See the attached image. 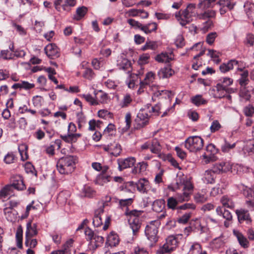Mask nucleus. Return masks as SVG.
Segmentation results:
<instances>
[{
  "mask_svg": "<svg viewBox=\"0 0 254 254\" xmlns=\"http://www.w3.org/2000/svg\"><path fill=\"white\" fill-rule=\"evenodd\" d=\"M181 188H183V192L177 194L178 200L173 197L168 198L167 205L169 208L175 209L179 202H182L189 200L193 190L192 184L190 182H186L183 183L177 182L176 186H175L172 190L175 191Z\"/></svg>",
  "mask_w": 254,
  "mask_h": 254,
  "instance_id": "obj_1",
  "label": "nucleus"
},
{
  "mask_svg": "<svg viewBox=\"0 0 254 254\" xmlns=\"http://www.w3.org/2000/svg\"><path fill=\"white\" fill-rule=\"evenodd\" d=\"M76 158L74 156H66L59 159L57 164V168L61 174L67 175L74 170Z\"/></svg>",
  "mask_w": 254,
  "mask_h": 254,
  "instance_id": "obj_2",
  "label": "nucleus"
},
{
  "mask_svg": "<svg viewBox=\"0 0 254 254\" xmlns=\"http://www.w3.org/2000/svg\"><path fill=\"white\" fill-rule=\"evenodd\" d=\"M195 9V5L189 4L186 8L184 10H180L175 13V17L179 22L180 25L185 26L192 21V14Z\"/></svg>",
  "mask_w": 254,
  "mask_h": 254,
  "instance_id": "obj_3",
  "label": "nucleus"
},
{
  "mask_svg": "<svg viewBox=\"0 0 254 254\" xmlns=\"http://www.w3.org/2000/svg\"><path fill=\"white\" fill-rule=\"evenodd\" d=\"M178 240L177 236L171 235L166 239V243L157 251V254L171 253L178 247Z\"/></svg>",
  "mask_w": 254,
  "mask_h": 254,
  "instance_id": "obj_4",
  "label": "nucleus"
},
{
  "mask_svg": "<svg viewBox=\"0 0 254 254\" xmlns=\"http://www.w3.org/2000/svg\"><path fill=\"white\" fill-rule=\"evenodd\" d=\"M160 225V222L158 220L151 221L148 224L145 230V235L151 243V245L156 243L158 240V227Z\"/></svg>",
  "mask_w": 254,
  "mask_h": 254,
  "instance_id": "obj_5",
  "label": "nucleus"
},
{
  "mask_svg": "<svg viewBox=\"0 0 254 254\" xmlns=\"http://www.w3.org/2000/svg\"><path fill=\"white\" fill-rule=\"evenodd\" d=\"M203 140L198 136H190L185 142V147L190 152L199 151L203 148Z\"/></svg>",
  "mask_w": 254,
  "mask_h": 254,
  "instance_id": "obj_6",
  "label": "nucleus"
},
{
  "mask_svg": "<svg viewBox=\"0 0 254 254\" xmlns=\"http://www.w3.org/2000/svg\"><path fill=\"white\" fill-rule=\"evenodd\" d=\"M150 105L147 104L137 113L135 122L137 124L138 128L143 127L148 124L149 116L148 112H150Z\"/></svg>",
  "mask_w": 254,
  "mask_h": 254,
  "instance_id": "obj_7",
  "label": "nucleus"
},
{
  "mask_svg": "<svg viewBox=\"0 0 254 254\" xmlns=\"http://www.w3.org/2000/svg\"><path fill=\"white\" fill-rule=\"evenodd\" d=\"M128 23L134 28H139L143 31L145 34H148L152 32H155L157 29V24L155 22H152L143 25L138 21L133 19L127 20Z\"/></svg>",
  "mask_w": 254,
  "mask_h": 254,
  "instance_id": "obj_8",
  "label": "nucleus"
},
{
  "mask_svg": "<svg viewBox=\"0 0 254 254\" xmlns=\"http://www.w3.org/2000/svg\"><path fill=\"white\" fill-rule=\"evenodd\" d=\"M142 211L133 210L130 211L128 214L130 217L128 222L130 227L134 234L137 232L141 227V221L139 216L141 214Z\"/></svg>",
  "mask_w": 254,
  "mask_h": 254,
  "instance_id": "obj_9",
  "label": "nucleus"
},
{
  "mask_svg": "<svg viewBox=\"0 0 254 254\" xmlns=\"http://www.w3.org/2000/svg\"><path fill=\"white\" fill-rule=\"evenodd\" d=\"M217 153V149L212 144H208L206 148V152L202 155V160L205 164H208L217 159L215 154Z\"/></svg>",
  "mask_w": 254,
  "mask_h": 254,
  "instance_id": "obj_10",
  "label": "nucleus"
},
{
  "mask_svg": "<svg viewBox=\"0 0 254 254\" xmlns=\"http://www.w3.org/2000/svg\"><path fill=\"white\" fill-rule=\"evenodd\" d=\"M202 46V43L198 42L188 49L187 51L188 52H191L192 55L193 56V59H195L204 54L205 49L203 48Z\"/></svg>",
  "mask_w": 254,
  "mask_h": 254,
  "instance_id": "obj_11",
  "label": "nucleus"
},
{
  "mask_svg": "<svg viewBox=\"0 0 254 254\" xmlns=\"http://www.w3.org/2000/svg\"><path fill=\"white\" fill-rule=\"evenodd\" d=\"M249 72L245 70L241 74V77L238 80V82L241 85L240 94L246 95V86L248 84L250 80L248 78Z\"/></svg>",
  "mask_w": 254,
  "mask_h": 254,
  "instance_id": "obj_12",
  "label": "nucleus"
},
{
  "mask_svg": "<svg viewBox=\"0 0 254 254\" xmlns=\"http://www.w3.org/2000/svg\"><path fill=\"white\" fill-rule=\"evenodd\" d=\"M136 159L133 157H130L125 159H119L118 160L119 169L122 171L127 168L132 167L135 163Z\"/></svg>",
  "mask_w": 254,
  "mask_h": 254,
  "instance_id": "obj_13",
  "label": "nucleus"
},
{
  "mask_svg": "<svg viewBox=\"0 0 254 254\" xmlns=\"http://www.w3.org/2000/svg\"><path fill=\"white\" fill-rule=\"evenodd\" d=\"M158 63H170L174 61V55L172 51L162 52L155 58Z\"/></svg>",
  "mask_w": 254,
  "mask_h": 254,
  "instance_id": "obj_14",
  "label": "nucleus"
},
{
  "mask_svg": "<svg viewBox=\"0 0 254 254\" xmlns=\"http://www.w3.org/2000/svg\"><path fill=\"white\" fill-rule=\"evenodd\" d=\"M135 185L137 190L142 193H147L151 189L149 182L144 178L139 180L135 183Z\"/></svg>",
  "mask_w": 254,
  "mask_h": 254,
  "instance_id": "obj_15",
  "label": "nucleus"
},
{
  "mask_svg": "<svg viewBox=\"0 0 254 254\" xmlns=\"http://www.w3.org/2000/svg\"><path fill=\"white\" fill-rule=\"evenodd\" d=\"M44 50L46 54L50 59H54L59 56V49L55 44L48 45Z\"/></svg>",
  "mask_w": 254,
  "mask_h": 254,
  "instance_id": "obj_16",
  "label": "nucleus"
},
{
  "mask_svg": "<svg viewBox=\"0 0 254 254\" xmlns=\"http://www.w3.org/2000/svg\"><path fill=\"white\" fill-rule=\"evenodd\" d=\"M205 223L206 220L205 218H195L191 221V225L196 230L199 231L201 234L205 232L206 227V225L204 224Z\"/></svg>",
  "mask_w": 254,
  "mask_h": 254,
  "instance_id": "obj_17",
  "label": "nucleus"
},
{
  "mask_svg": "<svg viewBox=\"0 0 254 254\" xmlns=\"http://www.w3.org/2000/svg\"><path fill=\"white\" fill-rule=\"evenodd\" d=\"M211 92L213 96L215 98H222L227 95L226 88L218 83L213 87Z\"/></svg>",
  "mask_w": 254,
  "mask_h": 254,
  "instance_id": "obj_18",
  "label": "nucleus"
},
{
  "mask_svg": "<svg viewBox=\"0 0 254 254\" xmlns=\"http://www.w3.org/2000/svg\"><path fill=\"white\" fill-rule=\"evenodd\" d=\"M231 169V165L228 162H221L214 165L213 170L216 174L227 172Z\"/></svg>",
  "mask_w": 254,
  "mask_h": 254,
  "instance_id": "obj_19",
  "label": "nucleus"
},
{
  "mask_svg": "<svg viewBox=\"0 0 254 254\" xmlns=\"http://www.w3.org/2000/svg\"><path fill=\"white\" fill-rule=\"evenodd\" d=\"M174 73L175 71L171 67L170 64H167L158 71V76L159 78H168L172 76Z\"/></svg>",
  "mask_w": 254,
  "mask_h": 254,
  "instance_id": "obj_20",
  "label": "nucleus"
},
{
  "mask_svg": "<svg viewBox=\"0 0 254 254\" xmlns=\"http://www.w3.org/2000/svg\"><path fill=\"white\" fill-rule=\"evenodd\" d=\"M236 213L239 222L243 223L244 221H246L247 224L251 223V219L247 210L241 209L237 210Z\"/></svg>",
  "mask_w": 254,
  "mask_h": 254,
  "instance_id": "obj_21",
  "label": "nucleus"
},
{
  "mask_svg": "<svg viewBox=\"0 0 254 254\" xmlns=\"http://www.w3.org/2000/svg\"><path fill=\"white\" fill-rule=\"evenodd\" d=\"M110 174L101 173L98 175L95 181V183L100 186H104L111 180Z\"/></svg>",
  "mask_w": 254,
  "mask_h": 254,
  "instance_id": "obj_22",
  "label": "nucleus"
},
{
  "mask_svg": "<svg viewBox=\"0 0 254 254\" xmlns=\"http://www.w3.org/2000/svg\"><path fill=\"white\" fill-rule=\"evenodd\" d=\"M103 208H99L95 211L94 216L93 218V224L95 227H98L102 224L101 214H103Z\"/></svg>",
  "mask_w": 254,
  "mask_h": 254,
  "instance_id": "obj_23",
  "label": "nucleus"
},
{
  "mask_svg": "<svg viewBox=\"0 0 254 254\" xmlns=\"http://www.w3.org/2000/svg\"><path fill=\"white\" fill-rule=\"evenodd\" d=\"M37 224H32L31 222H28L26 224V231L25 235L27 237H34L37 235Z\"/></svg>",
  "mask_w": 254,
  "mask_h": 254,
  "instance_id": "obj_24",
  "label": "nucleus"
},
{
  "mask_svg": "<svg viewBox=\"0 0 254 254\" xmlns=\"http://www.w3.org/2000/svg\"><path fill=\"white\" fill-rule=\"evenodd\" d=\"M208 195L207 194L206 190H202L200 191L195 193L194 199L197 203H203L207 200Z\"/></svg>",
  "mask_w": 254,
  "mask_h": 254,
  "instance_id": "obj_25",
  "label": "nucleus"
},
{
  "mask_svg": "<svg viewBox=\"0 0 254 254\" xmlns=\"http://www.w3.org/2000/svg\"><path fill=\"white\" fill-rule=\"evenodd\" d=\"M216 174L212 170L206 171L204 174L203 181L207 184H213L215 182Z\"/></svg>",
  "mask_w": 254,
  "mask_h": 254,
  "instance_id": "obj_26",
  "label": "nucleus"
},
{
  "mask_svg": "<svg viewBox=\"0 0 254 254\" xmlns=\"http://www.w3.org/2000/svg\"><path fill=\"white\" fill-rule=\"evenodd\" d=\"M165 207V201L163 199L155 200L152 204V209L157 212H162Z\"/></svg>",
  "mask_w": 254,
  "mask_h": 254,
  "instance_id": "obj_27",
  "label": "nucleus"
},
{
  "mask_svg": "<svg viewBox=\"0 0 254 254\" xmlns=\"http://www.w3.org/2000/svg\"><path fill=\"white\" fill-rule=\"evenodd\" d=\"M216 15V12L213 10H208L205 11L204 12L200 13L197 15V18L201 20H208L210 19V18L215 17Z\"/></svg>",
  "mask_w": 254,
  "mask_h": 254,
  "instance_id": "obj_28",
  "label": "nucleus"
},
{
  "mask_svg": "<svg viewBox=\"0 0 254 254\" xmlns=\"http://www.w3.org/2000/svg\"><path fill=\"white\" fill-rule=\"evenodd\" d=\"M81 136L80 133H67L65 135H61V138L66 142H75Z\"/></svg>",
  "mask_w": 254,
  "mask_h": 254,
  "instance_id": "obj_29",
  "label": "nucleus"
},
{
  "mask_svg": "<svg viewBox=\"0 0 254 254\" xmlns=\"http://www.w3.org/2000/svg\"><path fill=\"white\" fill-rule=\"evenodd\" d=\"M150 150L151 152L158 154L161 152L162 147L159 141L157 139L154 138L152 139L150 141Z\"/></svg>",
  "mask_w": 254,
  "mask_h": 254,
  "instance_id": "obj_30",
  "label": "nucleus"
},
{
  "mask_svg": "<svg viewBox=\"0 0 254 254\" xmlns=\"http://www.w3.org/2000/svg\"><path fill=\"white\" fill-rule=\"evenodd\" d=\"M94 94L95 95L96 100H97L98 103L100 102L101 103H104L107 102L108 100L107 94L101 90L98 91H94Z\"/></svg>",
  "mask_w": 254,
  "mask_h": 254,
  "instance_id": "obj_31",
  "label": "nucleus"
},
{
  "mask_svg": "<svg viewBox=\"0 0 254 254\" xmlns=\"http://www.w3.org/2000/svg\"><path fill=\"white\" fill-rule=\"evenodd\" d=\"M3 213L5 215V218L7 221L12 222L15 221L16 216L13 212V209L9 207H6L3 209Z\"/></svg>",
  "mask_w": 254,
  "mask_h": 254,
  "instance_id": "obj_32",
  "label": "nucleus"
},
{
  "mask_svg": "<svg viewBox=\"0 0 254 254\" xmlns=\"http://www.w3.org/2000/svg\"><path fill=\"white\" fill-rule=\"evenodd\" d=\"M107 243L111 247H115L119 243L118 236L115 234L111 233L107 238Z\"/></svg>",
  "mask_w": 254,
  "mask_h": 254,
  "instance_id": "obj_33",
  "label": "nucleus"
},
{
  "mask_svg": "<svg viewBox=\"0 0 254 254\" xmlns=\"http://www.w3.org/2000/svg\"><path fill=\"white\" fill-rule=\"evenodd\" d=\"M216 211L218 215H222L223 218L227 220H230L232 218L231 213L225 209L223 210L222 208L218 207L216 208Z\"/></svg>",
  "mask_w": 254,
  "mask_h": 254,
  "instance_id": "obj_34",
  "label": "nucleus"
},
{
  "mask_svg": "<svg viewBox=\"0 0 254 254\" xmlns=\"http://www.w3.org/2000/svg\"><path fill=\"white\" fill-rule=\"evenodd\" d=\"M121 150V146L119 144L116 142L111 144V148L110 149L111 154L117 157L120 154Z\"/></svg>",
  "mask_w": 254,
  "mask_h": 254,
  "instance_id": "obj_35",
  "label": "nucleus"
},
{
  "mask_svg": "<svg viewBox=\"0 0 254 254\" xmlns=\"http://www.w3.org/2000/svg\"><path fill=\"white\" fill-rule=\"evenodd\" d=\"M15 57H17V56L8 50H2L0 54V58L4 60L13 59Z\"/></svg>",
  "mask_w": 254,
  "mask_h": 254,
  "instance_id": "obj_36",
  "label": "nucleus"
},
{
  "mask_svg": "<svg viewBox=\"0 0 254 254\" xmlns=\"http://www.w3.org/2000/svg\"><path fill=\"white\" fill-rule=\"evenodd\" d=\"M155 74L153 72L151 71L148 72L146 74V76L144 80L141 81V86H142L143 85H147L150 83L153 82L155 79Z\"/></svg>",
  "mask_w": 254,
  "mask_h": 254,
  "instance_id": "obj_37",
  "label": "nucleus"
},
{
  "mask_svg": "<svg viewBox=\"0 0 254 254\" xmlns=\"http://www.w3.org/2000/svg\"><path fill=\"white\" fill-rule=\"evenodd\" d=\"M158 48V44L155 41L147 40L145 44L141 48L142 51H145L148 49L155 50Z\"/></svg>",
  "mask_w": 254,
  "mask_h": 254,
  "instance_id": "obj_38",
  "label": "nucleus"
},
{
  "mask_svg": "<svg viewBox=\"0 0 254 254\" xmlns=\"http://www.w3.org/2000/svg\"><path fill=\"white\" fill-rule=\"evenodd\" d=\"M10 186L11 187V189L13 188L17 190H23L25 189V186L24 184L23 180L20 177L18 180L14 181L13 184Z\"/></svg>",
  "mask_w": 254,
  "mask_h": 254,
  "instance_id": "obj_39",
  "label": "nucleus"
},
{
  "mask_svg": "<svg viewBox=\"0 0 254 254\" xmlns=\"http://www.w3.org/2000/svg\"><path fill=\"white\" fill-rule=\"evenodd\" d=\"M243 193L246 197L249 199H252L254 198V187L249 188L247 186H244Z\"/></svg>",
  "mask_w": 254,
  "mask_h": 254,
  "instance_id": "obj_40",
  "label": "nucleus"
},
{
  "mask_svg": "<svg viewBox=\"0 0 254 254\" xmlns=\"http://www.w3.org/2000/svg\"><path fill=\"white\" fill-rule=\"evenodd\" d=\"M87 12V8L85 6H82L78 7L76 9V14L74 17V18L77 20H80L81 18L83 17Z\"/></svg>",
  "mask_w": 254,
  "mask_h": 254,
  "instance_id": "obj_41",
  "label": "nucleus"
},
{
  "mask_svg": "<svg viewBox=\"0 0 254 254\" xmlns=\"http://www.w3.org/2000/svg\"><path fill=\"white\" fill-rule=\"evenodd\" d=\"M221 201L223 205L226 207L233 208L234 207V203L233 201L227 196H223Z\"/></svg>",
  "mask_w": 254,
  "mask_h": 254,
  "instance_id": "obj_42",
  "label": "nucleus"
},
{
  "mask_svg": "<svg viewBox=\"0 0 254 254\" xmlns=\"http://www.w3.org/2000/svg\"><path fill=\"white\" fill-rule=\"evenodd\" d=\"M104 241V239L103 237L96 235L91 242L94 243V249H97L102 246Z\"/></svg>",
  "mask_w": 254,
  "mask_h": 254,
  "instance_id": "obj_43",
  "label": "nucleus"
},
{
  "mask_svg": "<svg viewBox=\"0 0 254 254\" xmlns=\"http://www.w3.org/2000/svg\"><path fill=\"white\" fill-rule=\"evenodd\" d=\"M191 102L196 106H199L201 105L205 104L207 101L202 98L199 95H196L191 98Z\"/></svg>",
  "mask_w": 254,
  "mask_h": 254,
  "instance_id": "obj_44",
  "label": "nucleus"
},
{
  "mask_svg": "<svg viewBox=\"0 0 254 254\" xmlns=\"http://www.w3.org/2000/svg\"><path fill=\"white\" fill-rule=\"evenodd\" d=\"M32 102L35 107L40 108L44 103V99L42 96L37 95L33 97Z\"/></svg>",
  "mask_w": 254,
  "mask_h": 254,
  "instance_id": "obj_45",
  "label": "nucleus"
},
{
  "mask_svg": "<svg viewBox=\"0 0 254 254\" xmlns=\"http://www.w3.org/2000/svg\"><path fill=\"white\" fill-rule=\"evenodd\" d=\"M233 82V80L229 77H223L218 80V83L221 84L224 88H226Z\"/></svg>",
  "mask_w": 254,
  "mask_h": 254,
  "instance_id": "obj_46",
  "label": "nucleus"
},
{
  "mask_svg": "<svg viewBox=\"0 0 254 254\" xmlns=\"http://www.w3.org/2000/svg\"><path fill=\"white\" fill-rule=\"evenodd\" d=\"M233 0H220L218 3L221 6L226 7L230 10L232 9L234 6Z\"/></svg>",
  "mask_w": 254,
  "mask_h": 254,
  "instance_id": "obj_47",
  "label": "nucleus"
},
{
  "mask_svg": "<svg viewBox=\"0 0 254 254\" xmlns=\"http://www.w3.org/2000/svg\"><path fill=\"white\" fill-rule=\"evenodd\" d=\"M237 238L240 245L244 248L248 247L249 242L246 239L241 233H238L237 235Z\"/></svg>",
  "mask_w": 254,
  "mask_h": 254,
  "instance_id": "obj_48",
  "label": "nucleus"
},
{
  "mask_svg": "<svg viewBox=\"0 0 254 254\" xmlns=\"http://www.w3.org/2000/svg\"><path fill=\"white\" fill-rule=\"evenodd\" d=\"M77 123L79 128H81L86 123V119L82 113H78L76 115Z\"/></svg>",
  "mask_w": 254,
  "mask_h": 254,
  "instance_id": "obj_49",
  "label": "nucleus"
},
{
  "mask_svg": "<svg viewBox=\"0 0 254 254\" xmlns=\"http://www.w3.org/2000/svg\"><path fill=\"white\" fill-rule=\"evenodd\" d=\"M235 146L236 143L230 144L225 139L224 143L221 146V150L223 152H228L229 150L234 148Z\"/></svg>",
  "mask_w": 254,
  "mask_h": 254,
  "instance_id": "obj_50",
  "label": "nucleus"
},
{
  "mask_svg": "<svg viewBox=\"0 0 254 254\" xmlns=\"http://www.w3.org/2000/svg\"><path fill=\"white\" fill-rule=\"evenodd\" d=\"M219 53L213 50H209L207 55L209 56L213 60V62L218 63L220 62L219 59Z\"/></svg>",
  "mask_w": 254,
  "mask_h": 254,
  "instance_id": "obj_51",
  "label": "nucleus"
},
{
  "mask_svg": "<svg viewBox=\"0 0 254 254\" xmlns=\"http://www.w3.org/2000/svg\"><path fill=\"white\" fill-rule=\"evenodd\" d=\"M201 249V247L199 244H194L190 248L188 254H200Z\"/></svg>",
  "mask_w": 254,
  "mask_h": 254,
  "instance_id": "obj_52",
  "label": "nucleus"
},
{
  "mask_svg": "<svg viewBox=\"0 0 254 254\" xmlns=\"http://www.w3.org/2000/svg\"><path fill=\"white\" fill-rule=\"evenodd\" d=\"M11 190V187L6 186L0 190V199L5 198L6 196L9 195L10 191Z\"/></svg>",
  "mask_w": 254,
  "mask_h": 254,
  "instance_id": "obj_53",
  "label": "nucleus"
},
{
  "mask_svg": "<svg viewBox=\"0 0 254 254\" xmlns=\"http://www.w3.org/2000/svg\"><path fill=\"white\" fill-rule=\"evenodd\" d=\"M132 99L129 94H126L124 96L123 99L121 103V106L122 108H125L128 106V105L131 102Z\"/></svg>",
  "mask_w": 254,
  "mask_h": 254,
  "instance_id": "obj_54",
  "label": "nucleus"
},
{
  "mask_svg": "<svg viewBox=\"0 0 254 254\" xmlns=\"http://www.w3.org/2000/svg\"><path fill=\"white\" fill-rule=\"evenodd\" d=\"M82 97L84 98V99L89 103L90 105H96L98 104V102L96 100V98H94L92 97V96L90 94H83L82 95Z\"/></svg>",
  "mask_w": 254,
  "mask_h": 254,
  "instance_id": "obj_55",
  "label": "nucleus"
},
{
  "mask_svg": "<svg viewBox=\"0 0 254 254\" xmlns=\"http://www.w3.org/2000/svg\"><path fill=\"white\" fill-rule=\"evenodd\" d=\"M214 2L212 0H203L199 3L198 6L202 8H207L212 7Z\"/></svg>",
  "mask_w": 254,
  "mask_h": 254,
  "instance_id": "obj_56",
  "label": "nucleus"
},
{
  "mask_svg": "<svg viewBox=\"0 0 254 254\" xmlns=\"http://www.w3.org/2000/svg\"><path fill=\"white\" fill-rule=\"evenodd\" d=\"M84 234L86 236V239L87 241H91L96 234L89 227L85 229Z\"/></svg>",
  "mask_w": 254,
  "mask_h": 254,
  "instance_id": "obj_57",
  "label": "nucleus"
},
{
  "mask_svg": "<svg viewBox=\"0 0 254 254\" xmlns=\"http://www.w3.org/2000/svg\"><path fill=\"white\" fill-rule=\"evenodd\" d=\"M191 213L190 212L186 213L181 217L178 218V222L181 224L187 223L190 218Z\"/></svg>",
  "mask_w": 254,
  "mask_h": 254,
  "instance_id": "obj_58",
  "label": "nucleus"
},
{
  "mask_svg": "<svg viewBox=\"0 0 254 254\" xmlns=\"http://www.w3.org/2000/svg\"><path fill=\"white\" fill-rule=\"evenodd\" d=\"M25 170L27 173H31L35 176L37 175L36 170L33 165L30 162H27L25 164Z\"/></svg>",
  "mask_w": 254,
  "mask_h": 254,
  "instance_id": "obj_59",
  "label": "nucleus"
},
{
  "mask_svg": "<svg viewBox=\"0 0 254 254\" xmlns=\"http://www.w3.org/2000/svg\"><path fill=\"white\" fill-rule=\"evenodd\" d=\"M217 34L216 32L209 33L206 37V41L209 45H212L214 42Z\"/></svg>",
  "mask_w": 254,
  "mask_h": 254,
  "instance_id": "obj_60",
  "label": "nucleus"
},
{
  "mask_svg": "<svg viewBox=\"0 0 254 254\" xmlns=\"http://www.w3.org/2000/svg\"><path fill=\"white\" fill-rule=\"evenodd\" d=\"M221 127V125L217 120H214L212 122L211 125L210 127V129L211 132H215L218 131Z\"/></svg>",
  "mask_w": 254,
  "mask_h": 254,
  "instance_id": "obj_61",
  "label": "nucleus"
},
{
  "mask_svg": "<svg viewBox=\"0 0 254 254\" xmlns=\"http://www.w3.org/2000/svg\"><path fill=\"white\" fill-rule=\"evenodd\" d=\"M82 67L85 69L83 76L87 79H91L94 75L92 70L90 68L84 67L83 65H82Z\"/></svg>",
  "mask_w": 254,
  "mask_h": 254,
  "instance_id": "obj_62",
  "label": "nucleus"
},
{
  "mask_svg": "<svg viewBox=\"0 0 254 254\" xmlns=\"http://www.w3.org/2000/svg\"><path fill=\"white\" fill-rule=\"evenodd\" d=\"M133 198H128L120 200L119 204L121 207H124L130 205L133 202Z\"/></svg>",
  "mask_w": 254,
  "mask_h": 254,
  "instance_id": "obj_63",
  "label": "nucleus"
},
{
  "mask_svg": "<svg viewBox=\"0 0 254 254\" xmlns=\"http://www.w3.org/2000/svg\"><path fill=\"white\" fill-rule=\"evenodd\" d=\"M244 114L247 117H251L254 113V107L252 105H249L244 108Z\"/></svg>",
  "mask_w": 254,
  "mask_h": 254,
  "instance_id": "obj_64",
  "label": "nucleus"
}]
</instances>
